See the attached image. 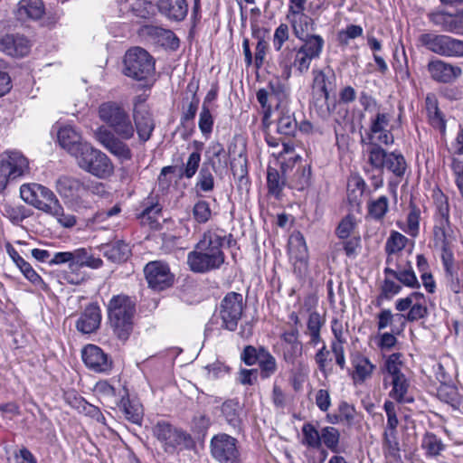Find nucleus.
<instances>
[{"mask_svg":"<svg viewBox=\"0 0 463 463\" xmlns=\"http://www.w3.org/2000/svg\"><path fill=\"white\" fill-rule=\"evenodd\" d=\"M240 358L247 366L258 364L260 377L262 380L269 379L278 371L275 356L263 345L256 347L249 345L244 346Z\"/></svg>","mask_w":463,"mask_h":463,"instance_id":"obj_12","label":"nucleus"},{"mask_svg":"<svg viewBox=\"0 0 463 463\" xmlns=\"http://www.w3.org/2000/svg\"><path fill=\"white\" fill-rule=\"evenodd\" d=\"M124 73L137 80H147L155 73V60L145 49L133 47L125 54Z\"/></svg>","mask_w":463,"mask_h":463,"instance_id":"obj_7","label":"nucleus"},{"mask_svg":"<svg viewBox=\"0 0 463 463\" xmlns=\"http://www.w3.org/2000/svg\"><path fill=\"white\" fill-rule=\"evenodd\" d=\"M109 323L119 340L126 341L133 331L136 303L127 295L113 296L107 306Z\"/></svg>","mask_w":463,"mask_h":463,"instance_id":"obj_1","label":"nucleus"},{"mask_svg":"<svg viewBox=\"0 0 463 463\" xmlns=\"http://www.w3.org/2000/svg\"><path fill=\"white\" fill-rule=\"evenodd\" d=\"M96 140L109 153L118 157L121 162L132 158V152L129 146L123 142L124 139L114 132L99 127L94 133Z\"/></svg>","mask_w":463,"mask_h":463,"instance_id":"obj_17","label":"nucleus"},{"mask_svg":"<svg viewBox=\"0 0 463 463\" xmlns=\"http://www.w3.org/2000/svg\"><path fill=\"white\" fill-rule=\"evenodd\" d=\"M58 141L61 146L66 149L71 156H77L89 144L82 142L81 135L71 125L60 128Z\"/></svg>","mask_w":463,"mask_h":463,"instance_id":"obj_26","label":"nucleus"},{"mask_svg":"<svg viewBox=\"0 0 463 463\" xmlns=\"http://www.w3.org/2000/svg\"><path fill=\"white\" fill-rule=\"evenodd\" d=\"M297 128L298 124L294 115L288 110H281L277 122L278 133L284 136H293Z\"/></svg>","mask_w":463,"mask_h":463,"instance_id":"obj_51","label":"nucleus"},{"mask_svg":"<svg viewBox=\"0 0 463 463\" xmlns=\"http://www.w3.org/2000/svg\"><path fill=\"white\" fill-rule=\"evenodd\" d=\"M427 70L433 80L441 83L452 82L462 74L460 67L439 59L429 61Z\"/></svg>","mask_w":463,"mask_h":463,"instance_id":"obj_23","label":"nucleus"},{"mask_svg":"<svg viewBox=\"0 0 463 463\" xmlns=\"http://www.w3.org/2000/svg\"><path fill=\"white\" fill-rule=\"evenodd\" d=\"M364 29L361 25L348 24L345 29L340 30L336 34V40L341 46H347L350 40L356 39L363 35Z\"/></svg>","mask_w":463,"mask_h":463,"instance_id":"obj_56","label":"nucleus"},{"mask_svg":"<svg viewBox=\"0 0 463 463\" xmlns=\"http://www.w3.org/2000/svg\"><path fill=\"white\" fill-rule=\"evenodd\" d=\"M401 354L400 353H394L392 354L387 360L385 361V371L387 373V376L383 379V384L386 385L388 383V378L390 380L395 379L396 377H400V375H405L401 371Z\"/></svg>","mask_w":463,"mask_h":463,"instance_id":"obj_54","label":"nucleus"},{"mask_svg":"<svg viewBox=\"0 0 463 463\" xmlns=\"http://www.w3.org/2000/svg\"><path fill=\"white\" fill-rule=\"evenodd\" d=\"M226 241V235H222L217 230H207L204 232L195 244L194 250L205 252L207 254H216L220 258L225 259L222 247Z\"/></svg>","mask_w":463,"mask_h":463,"instance_id":"obj_25","label":"nucleus"},{"mask_svg":"<svg viewBox=\"0 0 463 463\" xmlns=\"http://www.w3.org/2000/svg\"><path fill=\"white\" fill-rule=\"evenodd\" d=\"M132 12L137 17L149 19L155 15V5L147 0H137L132 5Z\"/></svg>","mask_w":463,"mask_h":463,"instance_id":"obj_62","label":"nucleus"},{"mask_svg":"<svg viewBox=\"0 0 463 463\" xmlns=\"http://www.w3.org/2000/svg\"><path fill=\"white\" fill-rule=\"evenodd\" d=\"M313 60L315 59L298 48L289 47L283 49L278 57L279 65L282 68V74L286 79L291 76L292 68L299 74L306 73Z\"/></svg>","mask_w":463,"mask_h":463,"instance_id":"obj_15","label":"nucleus"},{"mask_svg":"<svg viewBox=\"0 0 463 463\" xmlns=\"http://www.w3.org/2000/svg\"><path fill=\"white\" fill-rule=\"evenodd\" d=\"M315 362L317 364L318 370L326 376L329 373L332 372V368L330 367L331 357L330 351L326 348V344L317 350L315 354Z\"/></svg>","mask_w":463,"mask_h":463,"instance_id":"obj_59","label":"nucleus"},{"mask_svg":"<svg viewBox=\"0 0 463 463\" xmlns=\"http://www.w3.org/2000/svg\"><path fill=\"white\" fill-rule=\"evenodd\" d=\"M201 163V154L199 151H194L192 152L188 158L186 163L184 165V166L180 170L179 178H186L191 179L194 176L196 172L198 171L199 165Z\"/></svg>","mask_w":463,"mask_h":463,"instance_id":"obj_57","label":"nucleus"},{"mask_svg":"<svg viewBox=\"0 0 463 463\" xmlns=\"http://www.w3.org/2000/svg\"><path fill=\"white\" fill-rule=\"evenodd\" d=\"M302 434L303 445L314 449H319L321 447V431L319 432L312 423L307 422L303 425Z\"/></svg>","mask_w":463,"mask_h":463,"instance_id":"obj_53","label":"nucleus"},{"mask_svg":"<svg viewBox=\"0 0 463 463\" xmlns=\"http://www.w3.org/2000/svg\"><path fill=\"white\" fill-rule=\"evenodd\" d=\"M313 104L317 108L318 114L325 117L335 109V105L333 108L329 105V95L336 89V76L330 67L313 70Z\"/></svg>","mask_w":463,"mask_h":463,"instance_id":"obj_3","label":"nucleus"},{"mask_svg":"<svg viewBox=\"0 0 463 463\" xmlns=\"http://www.w3.org/2000/svg\"><path fill=\"white\" fill-rule=\"evenodd\" d=\"M156 5L159 14L170 22H183L188 14L187 0H156Z\"/></svg>","mask_w":463,"mask_h":463,"instance_id":"obj_24","label":"nucleus"},{"mask_svg":"<svg viewBox=\"0 0 463 463\" xmlns=\"http://www.w3.org/2000/svg\"><path fill=\"white\" fill-rule=\"evenodd\" d=\"M55 190L64 203L74 212H81L91 207V201L85 196L84 181L61 175L55 181Z\"/></svg>","mask_w":463,"mask_h":463,"instance_id":"obj_4","label":"nucleus"},{"mask_svg":"<svg viewBox=\"0 0 463 463\" xmlns=\"http://www.w3.org/2000/svg\"><path fill=\"white\" fill-rule=\"evenodd\" d=\"M20 196L28 204L51 215L55 213L61 202L48 187L40 184H24L20 187Z\"/></svg>","mask_w":463,"mask_h":463,"instance_id":"obj_5","label":"nucleus"},{"mask_svg":"<svg viewBox=\"0 0 463 463\" xmlns=\"http://www.w3.org/2000/svg\"><path fill=\"white\" fill-rule=\"evenodd\" d=\"M101 250L104 257L117 263L126 261L131 255L129 244L122 240L104 245Z\"/></svg>","mask_w":463,"mask_h":463,"instance_id":"obj_39","label":"nucleus"},{"mask_svg":"<svg viewBox=\"0 0 463 463\" xmlns=\"http://www.w3.org/2000/svg\"><path fill=\"white\" fill-rule=\"evenodd\" d=\"M148 286L155 290H164L171 287L175 280L169 266L160 260L150 261L144 268Z\"/></svg>","mask_w":463,"mask_h":463,"instance_id":"obj_16","label":"nucleus"},{"mask_svg":"<svg viewBox=\"0 0 463 463\" xmlns=\"http://www.w3.org/2000/svg\"><path fill=\"white\" fill-rule=\"evenodd\" d=\"M30 173L29 160L18 150H6L0 159V194L9 182Z\"/></svg>","mask_w":463,"mask_h":463,"instance_id":"obj_6","label":"nucleus"},{"mask_svg":"<svg viewBox=\"0 0 463 463\" xmlns=\"http://www.w3.org/2000/svg\"><path fill=\"white\" fill-rule=\"evenodd\" d=\"M45 13V7L42 0H20L15 10L17 20H38Z\"/></svg>","mask_w":463,"mask_h":463,"instance_id":"obj_33","label":"nucleus"},{"mask_svg":"<svg viewBox=\"0 0 463 463\" xmlns=\"http://www.w3.org/2000/svg\"><path fill=\"white\" fill-rule=\"evenodd\" d=\"M7 252L16 266L20 269L22 273L24 275V277L31 283L43 290L47 289V285L40 277V275L33 269L30 263H28L23 257L20 256L14 248L9 247L7 249Z\"/></svg>","mask_w":463,"mask_h":463,"instance_id":"obj_34","label":"nucleus"},{"mask_svg":"<svg viewBox=\"0 0 463 463\" xmlns=\"http://www.w3.org/2000/svg\"><path fill=\"white\" fill-rule=\"evenodd\" d=\"M141 33L143 35L149 37L153 41L161 43L162 44H164L165 42L169 43L171 40L176 39L171 30L152 24L144 25L141 29Z\"/></svg>","mask_w":463,"mask_h":463,"instance_id":"obj_49","label":"nucleus"},{"mask_svg":"<svg viewBox=\"0 0 463 463\" xmlns=\"http://www.w3.org/2000/svg\"><path fill=\"white\" fill-rule=\"evenodd\" d=\"M282 355L287 364H294L298 357L302 355L303 345L299 340L298 328L285 329L281 335Z\"/></svg>","mask_w":463,"mask_h":463,"instance_id":"obj_22","label":"nucleus"},{"mask_svg":"<svg viewBox=\"0 0 463 463\" xmlns=\"http://www.w3.org/2000/svg\"><path fill=\"white\" fill-rule=\"evenodd\" d=\"M152 432L167 453L173 454L177 449H189L194 444L189 433L166 421H158L153 427Z\"/></svg>","mask_w":463,"mask_h":463,"instance_id":"obj_10","label":"nucleus"},{"mask_svg":"<svg viewBox=\"0 0 463 463\" xmlns=\"http://www.w3.org/2000/svg\"><path fill=\"white\" fill-rule=\"evenodd\" d=\"M81 357L85 365L96 373H107L112 369V360L98 345H87L81 351Z\"/></svg>","mask_w":463,"mask_h":463,"instance_id":"obj_19","label":"nucleus"},{"mask_svg":"<svg viewBox=\"0 0 463 463\" xmlns=\"http://www.w3.org/2000/svg\"><path fill=\"white\" fill-rule=\"evenodd\" d=\"M302 42L299 46V50L304 52H307L309 56L314 59H317L320 57V54L323 51L325 45V40L319 34H307L302 39H298Z\"/></svg>","mask_w":463,"mask_h":463,"instance_id":"obj_46","label":"nucleus"},{"mask_svg":"<svg viewBox=\"0 0 463 463\" xmlns=\"http://www.w3.org/2000/svg\"><path fill=\"white\" fill-rule=\"evenodd\" d=\"M199 89L198 81L192 80L186 86V90L184 92V97L183 100L189 101L186 108L184 106L183 113L181 116V123L184 125L189 121H193L196 116L200 99L197 96V91Z\"/></svg>","mask_w":463,"mask_h":463,"instance_id":"obj_31","label":"nucleus"},{"mask_svg":"<svg viewBox=\"0 0 463 463\" xmlns=\"http://www.w3.org/2000/svg\"><path fill=\"white\" fill-rule=\"evenodd\" d=\"M392 390L389 392V397L393 399L398 403H412L414 399L409 395L410 383L405 375H400L395 379L390 380Z\"/></svg>","mask_w":463,"mask_h":463,"instance_id":"obj_40","label":"nucleus"},{"mask_svg":"<svg viewBox=\"0 0 463 463\" xmlns=\"http://www.w3.org/2000/svg\"><path fill=\"white\" fill-rule=\"evenodd\" d=\"M450 222L449 209L447 203H441L438 207V213L435 217V225L433 227V240L435 246L439 247L441 250V260L453 257L454 253L450 247Z\"/></svg>","mask_w":463,"mask_h":463,"instance_id":"obj_14","label":"nucleus"},{"mask_svg":"<svg viewBox=\"0 0 463 463\" xmlns=\"http://www.w3.org/2000/svg\"><path fill=\"white\" fill-rule=\"evenodd\" d=\"M101 310L98 303H90L76 322V328L83 334L96 332L101 323Z\"/></svg>","mask_w":463,"mask_h":463,"instance_id":"obj_27","label":"nucleus"},{"mask_svg":"<svg viewBox=\"0 0 463 463\" xmlns=\"http://www.w3.org/2000/svg\"><path fill=\"white\" fill-rule=\"evenodd\" d=\"M213 118L212 116L209 106L203 105L199 115L198 127L202 134L208 138L213 132Z\"/></svg>","mask_w":463,"mask_h":463,"instance_id":"obj_60","label":"nucleus"},{"mask_svg":"<svg viewBox=\"0 0 463 463\" xmlns=\"http://www.w3.org/2000/svg\"><path fill=\"white\" fill-rule=\"evenodd\" d=\"M193 217L196 222L206 223L212 217L210 203L204 200H199L193 207Z\"/></svg>","mask_w":463,"mask_h":463,"instance_id":"obj_61","label":"nucleus"},{"mask_svg":"<svg viewBox=\"0 0 463 463\" xmlns=\"http://www.w3.org/2000/svg\"><path fill=\"white\" fill-rule=\"evenodd\" d=\"M135 132L137 131L141 142L150 139L155 129V121L149 109H137L133 111Z\"/></svg>","mask_w":463,"mask_h":463,"instance_id":"obj_30","label":"nucleus"},{"mask_svg":"<svg viewBox=\"0 0 463 463\" xmlns=\"http://www.w3.org/2000/svg\"><path fill=\"white\" fill-rule=\"evenodd\" d=\"M225 259L216 254H207L193 250L187 254L186 263L189 269L194 273L205 274L219 269L224 263Z\"/></svg>","mask_w":463,"mask_h":463,"instance_id":"obj_18","label":"nucleus"},{"mask_svg":"<svg viewBox=\"0 0 463 463\" xmlns=\"http://www.w3.org/2000/svg\"><path fill=\"white\" fill-rule=\"evenodd\" d=\"M280 171L269 166L267 169V187L269 194L276 199H280L284 187L288 184L285 176V165L281 164Z\"/></svg>","mask_w":463,"mask_h":463,"instance_id":"obj_36","label":"nucleus"},{"mask_svg":"<svg viewBox=\"0 0 463 463\" xmlns=\"http://www.w3.org/2000/svg\"><path fill=\"white\" fill-rule=\"evenodd\" d=\"M99 117L122 139L129 140L135 135V127L128 112L115 101L103 102L99 107Z\"/></svg>","mask_w":463,"mask_h":463,"instance_id":"obj_2","label":"nucleus"},{"mask_svg":"<svg viewBox=\"0 0 463 463\" xmlns=\"http://www.w3.org/2000/svg\"><path fill=\"white\" fill-rule=\"evenodd\" d=\"M443 40L442 34L425 33L418 37V43L428 51L438 53L439 41Z\"/></svg>","mask_w":463,"mask_h":463,"instance_id":"obj_64","label":"nucleus"},{"mask_svg":"<svg viewBox=\"0 0 463 463\" xmlns=\"http://www.w3.org/2000/svg\"><path fill=\"white\" fill-rule=\"evenodd\" d=\"M429 21L441 31L463 35V20L458 18V14H451L443 9L437 8L428 14Z\"/></svg>","mask_w":463,"mask_h":463,"instance_id":"obj_21","label":"nucleus"},{"mask_svg":"<svg viewBox=\"0 0 463 463\" xmlns=\"http://www.w3.org/2000/svg\"><path fill=\"white\" fill-rule=\"evenodd\" d=\"M245 304L242 295L228 292L221 300L213 317L221 319V328L234 332L242 317Z\"/></svg>","mask_w":463,"mask_h":463,"instance_id":"obj_8","label":"nucleus"},{"mask_svg":"<svg viewBox=\"0 0 463 463\" xmlns=\"http://www.w3.org/2000/svg\"><path fill=\"white\" fill-rule=\"evenodd\" d=\"M441 262L445 271L447 286L452 292L456 294L461 293L463 291V278L459 275L455 266L454 256L442 259Z\"/></svg>","mask_w":463,"mask_h":463,"instance_id":"obj_38","label":"nucleus"},{"mask_svg":"<svg viewBox=\"0 0 463 463\" xmlns=\"http://www.w3.org/2000/svg\"><path fill=\"white\" fill-rule=\"evenodd\" d=\"M425 107L430 124L439 129L440 133H445L446 120L439 108L438 99L434 94L430 93L426 96Z\"/></svg>","mask_w":463,"mask_h":463,"instance_id":"obj_37","label":"nucleus"},{"mask_svg":"<svg viewBox=\"0 0 463 463\" xmlns=\"http://www.w3.org/2000/svg\"><path fill=\"white\" fill-rule=\"evenodd\" d=\"M354 371L353 373V380L354 383H362L373 374L375 365L364 355H356L353 361Z\"/></svg>","mask_w":463,"mask_h":463,"instance_id":"obj_43","label":"nucleus"},{"mask_svg":"<svg viewBox=\"0 0 463 463\" xmlns=\"http://www.w3.org/2000/svg\"><path fill=\"white\" fill-rule=\"evenodd\" d=\"M384 274L399 280L406 287L420 288V283L410 262H407L404 267L399 266L397 269L385 268Z\"/></svg>","mask_w":463,"mask_h":463,"instance_id":"obj_41","label":"nucleus"},{"mask_svg":"<svg viewBox=\"0 0 463 463\" xmlns=\"http://www.w3.org/2000/svg\"><path fill=\"white\" fill-rule=\"evenodd\" d=\"M442 36L443 40L439 41L437 54L445 57H463V41L446 34Z\"/></svg>","mask_w":463,"mask_h":463,"instance_id":"obj_45","label":"nucleus"},{"mask_svg":"<svg viewBox=\"0 0 463 463\" xmlns=\"http://www.w3.org/2000/svg\"><path fill=\"white\" fill-rule=\"evenodd\" d=\"M392 116L385 112H377L374 118L371 119L370 131L373 136H376L377 140L381 144L386 146L392 145L394 142L392 129L388 128Z\"/></svg>","mask_w":463,"mask_h":463,"instance_id":"obj_29","label":"nucleus"},{"mask_svg":"<svg viewBox=\"0 0 463 463\" xmlns=\"http://www.w3.org/2000/svg\"><path fill=\"white\" fill-rule=\"evenodd\" d=\"M210 453L219 463H243L236 438L218 433L210 440Z\"/></svg>","mask_w":463,"mask_h":463,"instance_id":"obj_13","label":"nucleus"},{"mask_svg":"<svg viewBox=\"0 0 463 463\" xmlns=\"http://www.w3.org/2000/svg\"><path fill=\"white\" fill-rule=\"evenodd\" d=\"M3 215L13 224H19L32 215V211L19 203H5L3 204Z\"/></svg>","mask_w":463,"mask_h":463,"instance_id":"obj_44","label":"nucleus"},{"mask_svg":"<svg viewBox=\"0 0 463 463\" xmlns=\"http://www.w3.org/2000/svg\"><path fill=\"white\" fill-rule=\"evenodd\" d=\"M370 165L380 171L384 168L392 172L396 177H403L407 163L404 156L396 151L387 152L377 144H373L368 152Z\"/></svg>","mask_w":463,"mask_h":463,"instance_id":"obj_11","label":"nucleus"},{"mask_svg":"<svg viewBox=\"0 0 463 463\" xmlns=\"http://www.w3.org/2000/svg\"><path fill=\"white\" fill-rule=\"evenodd\" d=\"M212 171L216 172V161L213 158L205 159L199 171L194 187L197 196H201V192L210 193L214 189V176Z\"/></svg>","mask_w":463,"mask_h":463,"instance_id":"obj_32","label":"nucleus"},{"mask_svg":"<svg viewBox=\"0 0 463 463\" xmlns=\"http://www.w3.org/2000/svg\"><path fill=\"white\" fill-rule=\"evenodd\" d=\"M286 18L298 39H302L309 33V31L314 30V20L305 12L291 11L287 14Z\"/></svg>","mask_w":463,"mask_h":463,"instance_id":"obj_35","label":"nucleus"},{"mask_svg":"<svg viewBox=\"0 0 463 463\" xmlns=\"http://www.w3.org/2000/svg\"><path fill=\"white\" fill-rule=\"evenodd\" d=\"M321 443L334 453L339 452L340 432L337 429L330 426L324 427L321 430Z\"/></svg>","mask_w":463,"mask_h":463,"instance_id":"obj_52","label":"nucleus"},{"mask_svg":"<svg viewBox=\"0 0 463 463\" xmlns=\"http://www.w3.org/2000/svg\"><path fill=\"white\" fill-rule=\"evenodd\" d=\"M388 208L389 199L385 195H381L376 200H372L368 203V213L376 221H380L385 216Z\"/></svg>","mask_w":463,"mask_h":463,"instance_id":"obj_55","label":"nucleus"},{"mask_svg":"<svg viewBox=\"0 0 463 463\" xmlns=\"http://www.w3.org/2000/svg\"><path fill=\"white\" fill-rule=\"evenodd\" d=\"M288 253L295 260V269H304L307 267L308 250L306 240L300 232H293L288 239Z\"/></svg>","mask_w":463,"mask_h":463,"instance_id":"obj_28","label":"nucleus"},{"mask_svg":"<svg viewBox=\"0 0 463 463\" xmlns=\"http://www.w3.org/2000/svg\"><path fill=\"white\" fill-rule=\"evenodd\" d=\"M162 208L156 203H151L144 206V209L138 214L142 223H147L151 228L158 223L157 217L161 213Z\"/></svg>","mask_w":463,"mask_h":463,"instance_id":"obj_58","label":"nucleus"},{"mask_svg":"<svg viewBox=\"0 0 463 463\" xmlns=\"http://www.w3.org/2000/svg\"><path fill=\"white\" fill-rule=\"evenodd\" d=\"M31 50V43L26 36L20 33H5L0 35V52L14 58H23Z\"/></svg>","mask_w":463,"mask_h":463,"instance_id":"obj_20","label":"nucleus"},{"mask_svg":"<svg viewBox=\"0 0 463 463\" xmlns=\"http://www.w3.org/2000/svg\"><path fill=\"white\" fill-rule=\"evenodd\" d=\"M79 166L90 175L105 179L114 172V165L109 157L90 144L76 156Z\"/></svg>","mask_w":463,"mask_h":463,"instance_id":"obj_9","label":"nucleus"},{"mask_svg":"<svg viewBox=\"0 0 463 463\" xmlns=\"http://www.w3.org/2000/svg\"><path fill=\"white\" fill-rule=\"evenodd\" d=\"M222 415L225 421L233 430L240 431L241 430L242 420L240 416V402L236 399H229L221 406Z\"/></svg>","mask_w":463,"mask_h":463,"instance_id":"obj_42","label":"nucleus"},{"mask_svg":"<svg viewBox=\"0 0 463 463\" xmlns=\"http://www.w3.org/2000/svg\"><path fill=\"white\" fill-rule=\"evenodd\" d=\"M421 448L427 457H438L445 449L442 440L432 432H426L421 440Z\"/></svg>","mask_w":463,"mask_h":463,"instance_id":"obj_50","label":"nucleus"},{"mask_svg":"<svg viewBox=\"0 0 463 463\" xmlns=\"http://www.w3.org/2000/svg\"><path fill=\"white\" fill-rule=\"evenodd\" d=\"M120 407L128 420L134 424L141 425L144 413L143 407L139 402L122 398Z\"/></svg>","mask_w":463,"mask_h":463,"instance_id":"obj_48","label":"nucleus"},{"mask_svg":"<svg viewBox=\"0 0 463 463\" xmlns=\"http://www.w3.org/2000/svg\"><path fill=\"white\" fill-rule=\"evenodd\" d=\"M420 211L415 204L410 205V213L407 216L408 229L406 232L411 237H417L420 230Z\"/></svg>","mask_w":463,"mask_h":463,"instance_id":"obj_63","label":"nucleus"},{"mask_svg":"<svg viewBox=\"0 0 463 463\" xmlns=\"http://www.w3.org/2000/svg\"><path fill=\"white\" fill-rule=\"evenodd\" d=\"M311 166L308 165L298 166L290 177L288 186L291 189L303 191L311 184Z\"/></svg>","mask_w":463,"mask_h":463,"instance_id":"obj_47","label":"nucleus"}]
</instances>
